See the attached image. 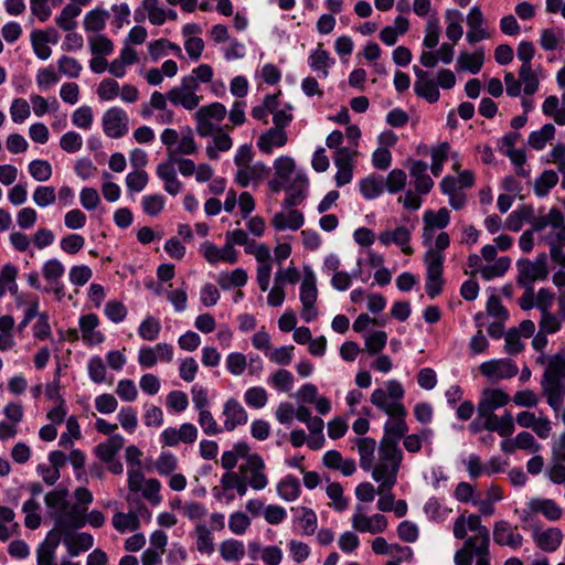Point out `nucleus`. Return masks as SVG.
<instances>
[{
    "label": "nucleus",
    "instance_id": "e433bc0d",
    "mask_svg": "<svg viewBox=\"0 0 565 565\" xmlns=\"http://www.w3.org/2000/svg\"><path fill=\"white\" fill-rule=\"evenodd\" d=\"M354 446L360 456V466L364 471H370L373 467L376 441L371 437H356L353 439Z\"/></svg>",
    "mask_w": 565,
    "mask_h": 565
},
{
    "label": "nucleus",
    "instance_id": "a18cd8bd",
    "mask_svg": "<svg viewBox=\"0 0 565 565\" xmlns=\"http://www.w3.org/2000/svg\"><path fill=\"white\" fill-rule=\"evenodd\" d=\"M218 552L225 562H239L244 558L246 548L242 541L227 539L220 543Z\"/></svg>",
    "mask_w": 565,
    "mask_h": 565
},
{
    "label": "nucleus",
    "instance_id": "338daca9",
    "mask_svg": "<svg viewBox=\"0 0 565 565\" xmlns=\"http://www.w3.org/2000/svg\"><path fill=\"white\" fill-rule=\"evenodd\" d=\"M407 183V174L404 170L395 168L391 170L384 180V190L391 194L403 191Z\"/></svg>",
    "mask_w": 565,
    "mask_h": 565
},
{
    "label": "nucleus",
    "instance_id": "2f4dec72",
    "mask_svg": "<svg viewBox=\"0 0 565 565\" xmlns=\"http://www.w3.org/2000/svg\"><path fill=\"white\" fill-rule=\"evenodd\" d=\"M428 164L423 160H414L409 164V174L413 178L414 189L417 193L427 194L434 186L433 179L427 173Z\"/></svg>",
    "mask_w": 565,
    "mask_h": 565
},
{
    "label": "nucleus",
    "instance_id": "e2e57ef3",
    "mask_svg": "<svg viewBox=\"0 0 565 565\" xmlns=\"http://www.w3.org/2000/svg\"><path fill=\"white\" fill-rule=\"evenodd\" d=\"M554 135L555 127L552 124H545L541 129L530 134L527 143L535 150H542L554 138Z\"/></svg>",
    "mask_w": 565,
    "mask_h": 565
},
{
    "label": "nucleus",
    "instance_id": "39448f33",
    "mask_svg": "<svg viewBox=\"0 0 565 565\" xmlns=\"http://www.w3.org/2000/svg\"><path fill=\"white\" fill-rule=\"evenodd\" d=\"M450 245L448 233L443 232L436 237L434 249L426 250L424 263L426 265V291L430 298L436 297L444 284L443 271L445 263V249Z\"/></svg>",
    "mask_w": 565,
    "mask_h": 565
},
{
    "label": "nucleus",
    "instance_id": "5701e85b",
    "mask_svg": "<svg viewBox=\"0 0 565 565\" xmlns=\"http://www.w3.org/2000/svg\"><path fill=\"white\" fill-rule=\"evenodd\" d=\"M200 253L210 265H216L221 262L232 265L238 262V252L226 243L218 247L214 243L205 241L200 246Z\"/></svg>",
    "mask_w": 565,
    "mask_h": 565
},
{
    "label": "nucleus",
    "instance_id": "393cba45",
    "mask_svg": "<svg viewBox=\"0 0 565 565\" xmlns=\"http://www.w3.org/2000/svg\"><path fill=\"white\" fill-rule=\"evenodd\" d=\"M407 414H391L384 424V436L380 443L395 445L398 447L399 440L407 434L408 426L405 420Z\"/></svg>",
    "mask_w": 565,
    "mask_h": 565
},
{
    "label": "nucleus",
    "instance_id": "c9c22d12",
    "mask_svg": "<svg viewBox=\"0 0 565 565\" xmlns=\"http://www.w3.org/2000/svg\"><path fill=\"white\" fill-rule=\"evenodd\" d=\"M532 511H537V514H541L550 522L558 521L563 515L562 507L548 498H532Z\"/></svg>",
    "mask_w": 565,
    "mask_h": 565
},
{
    "label": "nucleus",
    "instance_id": "473e14b6",
    "mask_svg": "<svg viewBox=\"0 0 565 565\" xmlns=\"http://www.w3.org/2000/svg\"><path fill=\"white\" fill-rule=\"evenodd\" d=\"M483 22L481 10L478 7H472L467 15L469 31L467 32L466 39L470 44L490 38V34L483 28Z\"/></svg>",
    "mask_w": 565,
    "mask_h": 565
},
{
    "label": "nucleus",
    "instance_id": "2eb2a0df",
    "mask_svg": "<svg viewBox=\"0 0 565 565\" xmlns=\"http://www.w3.org/2000/svg\"><path fill=\"white\" fill-rule=\"evenodd\" d=\"M377 320H354L353 330L361 333L365 340L366 351L374 355L381 352L387 342V334L376 329Z\"/></svg>",
    "mask_w": 565,
    "mask_h": 565
},
{
    "label": "nucleus",
    "instance_id": "680f3d73",
    "mask_svg": "<svg viewBox=\"0 0 565 565\" xmlns=\"http://www.w3.org/2000/svg\"><path fill=\"white\" fill-rule=\"evenodd\" d=\"M82 9L76 4H66L60 15L55 18V23L64 31H72L76 28V18L81 14Z\"/></svg>",
    "mask_w": 565,
    "mask_h": 565
},
{
    "label": "nucleus",
    "instance_id": "9b49d317",
    "mask_svg": "<svg viewBox=\"0 0 565 565\" xmlns=\"http://www.w3.org/2000/svg\"><path fill=\"white\" fill-rule=\"evenodd\" d=\"M227 115L226 107L218 102L200 107L194 117L196 120V132L201 137H209L217 129V125L224 120Z\"/></svg>",
    "mask_w": 565,
    "mask_h": 565
},
{
    "label": "nucleus",
    "instance_id": "c03bdc74",
    "mask_svg": "<svg viewBox=\"0 0 565 565\" xmlns=\"http://www.w3.org/2000/svg\"><path fill=\"white\" fill-rule=\"evenodd\" d=\"M124 444L125 438L121 435H113L106 441L96 446L95 454L104 463L111 461L124 447Z\"/></svg>",
    "mask_w": 565,
    "mask_h": 565
},
{
    "label": "nucleus",
    "instance_id": "37998d69",
    "mask_svg": "<svg viewBox=\"0 0 565 565\" xmlns=\"http://www.w3.org/2000/svg\"><path fill=\"white\" fill-rule=\"evenodd\" d=\"M423 511L429 521L444 523L450 516L452 509L439 499L431 497L425 502Z\"/></svg>",
    "mask_w": 565,
    "mask_h": 565
},
{
    "label": "nucleus",
    "instance_id": "c756f323",
    "mask_svg": "<svg viewBox=\"0 0 565 565\" xmlns=\"http://www.w3.org/2000/svg\"><path fill=\"white\" fill-rule=\"evenodd\" d=\"M71 557H75L83 552L90 550L94 545V537L86 532L71 533L66 530L62 531V540Z\"/></svg>",
    "mask_w": 565,
    "mask_h": 565
},
{
    "label": "nucleus",
    "instance_id": "bb28decb",
    "mask_svg": "<svg viewBox=\"0 0 565 565\" xmlns=\"http://www.w3.org/2000/svg\"><path fill=\"white\" fill-rule=\"evenodd\" d=\"M62 533L56 529H52L45 536L44 541L36 548L38 565H57L55 562V553L61 544Z\"/></svg>",
    "mask_w": 565,
    "mask_h": 565
},
{
    "label": "nucleus",
    "instance_id": "69168bd1",
    "mask_svg": "<svg viewBox=\"0 0 565 565\" xmlns=\"http://www.w3.org/2000/svg\"><path fill=\"white\" fill-rule=\"evenodd\" d=\"M98 320H79L82 338L88 345H97L104 341V335L96 330Z\"/></svg>",
    "mask_w": 565,
    "mask_h": 565
},
{
    "label": "nucleus",
    "instance_id": "4c0bfd02",
    "mask_svg": "<svg viewBox=\"0 0 565 565\" xmlns=\"http://www.w3.org/2000/svg\"><path fill=\"white\" fill-rule=\"evenodd\" d=\"M537 217L532 206L522 205L509 214L505 220V226L510 231L518 232L525 223H530L533 226V221Z\"/></svg>",
    "mask_w": 565,
    "mask_h": 565
},
{
    "label": "nucleus",
    "instance_id": "864d4df0",
    "mask_svg": "<svg viewBox=\"0 0 565 565\" xmlns=\"http://www.w3.org/2000/svg\"><path fill=\"white\" fill-rule=\"evenodd\" d=\"M196 151V142L194 140L192 131L189 130L188 134L179 138L174 148L169 149L168 158L170 160H177V158H181V156L193 154Z\"/></svg>",
    "mask_w": 565,
    "mask_h": 565
},
{
    "label": "nucleus",
    "instance_id": "774afa93",
    "mask_svg": "<svg viewBox=\"0 0 565 565\" xmlns=\"http://www.w3.org/2000/svg\"><path fill=\"white\" fill-rule=\"evenodd\" d=\"M542 111L545 116L553 117L557 125H565V108L559 107V99L556 96L545 98Z\"/></svg>",
    "mask_w": 565,
    "mask_h": 565
},
{
    "label": "nucleus",
    "instance_id": "f257e3e1",
    "mask_svg": "<svg viewBox=\"0 0 565 565\" xmlns=\"http://www.w3.org/2000/svg\"><path fill=\"white\" fill-rule=\"evenodd\" d=\"M454 536L463 540L454 555L455 565H471L473 557L490 551V532L477 514H460L452 526Z\"/></svg>",
    "mask_w": 565,
    "mask_h": 565
},
{
    "label": "nucleus",
    "instance_id": "09e8293b",
    "mask_svg": "<svg viewBox=\"0 0 565 565\" xmlns=\"http://www.w3.org/2000/svg\"><path fill=\"white\" fill-rule=\"evenodd\" d=\"M247 280V271L243 268H235L232 271H221L216 278V282L222 289L243 287L246 285Z\"/></svg>",
    "mask_w": 565,
    "mask_h": 565
},
{
    "label": "nucleus",
    "instance_id": "0e129e2a",
    "mask_svg": "<svg viewBox=\"0 0 565 565\" xmlns=\"http://www.w3.org/2000/svg\"><path fill=\"white\" fill-rule=\"evenodd\" d=\"M557 182V173L554 170H545L534 182V193L540 198L546 196Z\"/></svg>",
    "mask_w": 565,
    "mask_h": 565
},
{
    "label": "nucleus",
    "instance_id": "72a5a7b5",
    "mask_svg": "<svg viewBox=\"0 0 565 565\" xmlns=\"http://www.w3.org/2000/svg\"><path fill=\"white\" fill-rule=\"evenodd\" d=\"M287 141L285 130L271 127L259 136L257 147L263 153L270 154L275 148L284 147Z\"/></svg>",
    "mask_w": 565,
    "mask_h": 565
},
{
    "label": "nucleus",
    "instance_id": "f3484780",
    "mask_svg": "<svg viewBox=\"0 0 565 565\" xmlns=\"http://www.w3.org/2000/svg\"><path fill=\"white\" fill-rule=\"evenodd\" d=\"M64 265L56 258L46 260L42 266L43 277L49 284L44 288V291L53 292L58 300L65 296L64 285L61 280L64 276Z\"/></svg>",
    "mask_w": 565,
    "mask_h": 565
},
{
    "label": "nucleus",
    "instance_id": "3c124183",
    "mask_svg": "<svg viewBox=\"0 0 565 565\" xmlns=\"http://www.w3.org/2000/svg\"><path fill=\"white\" fill-rule=\"evenodd\" d=\"M196 550L201 554L211 555L215 551L214 536L211 529L204 523H199L194 530Z\"/></svg>",
    "mask_w": 565,
    "mask_h": 565
},
{
    "label": "nucleus",
    "instance_id": "49530a36",
    "mask_svg": "<svg viewBox=\"0 0 565 565\" xmlns=\"http://www.w3.org/2000/svg\"><path fill=\"white\" fill-rule=\"evenodd\" d=\"M30 41L33 49L34 54L42 61L47 60L52 50L47 45L49 42L55 43V40H51L49 36V31L34 30L30 34Z\"/></svg>",
    "mask_w": 565,
    "mask_h": 565
},
{
    "label": "nucleus",
    "instance_id": "20e7f679",
    "mask_svg": "<svg viewBox=\"0 0 565 565\" xmlns=\"http://www.w3.org/2000/svg\"><path fill=\"white\" fill-rule=\"evenodd\" d=\"M66 489H54L46 493L44 500L50 515L55 521L57 531L82 527V511L78 507H72Z\"/></svg>",
    "mask_w": 565,
    "mask_h": 565
},
{
    "label": "nucleus",
    "instance_id": "58836bf2",
    "mask_svg": "<svg viewBox=\"0 0 565 565\" xmlns=\"http://www.w3.org/2000/svg\"><path fill=\"white\" fill-rule=\"evenodd\" d=\"M483 62L484 52L482 49H477L472 53L461 52L457 57V70L460 72L478 74L482 68Z\"/></svg>",
    "mask_w": 565,
    "mask_h": 565
},
{
    "label": "nucleus",
    "instance_id": "f8f14e48",
    "mask_svg": "<svg viewBox=\"0 0 565 565\" xmlns=\"http://www.w3.org/2000/svg\"><path fill=\"white\" fill-rule=\"evenodd\" d=\"M351 524L356 532L380 534L387 529L388 522L386 516L380 513L367 515L366 507L358 503L351 516Z\"/></svg>",
    "mask_w": 565,
    "mask_h": 565
},
{
    "label": "nucleus",
    "instance_id": "412c9836",
    "mask_svg": "<svg viewBox=\"0 0 565 565\" xmlns=\"http://www.w3.org/2000/svg\"><path fill=\"white\" fill-rule=\"evenodd\" d=\"M565 379V361L561 358H554L550 361L542 382L543 390L550 395L548 403L555 406L553 394L559 391V382Z\"/></svg>",
    "mask_w": 565,
    "mask_h": 565
},
{
    "label": "nucleus",
    "instance_id": "603ef678",
    "mask_svg": "<svg viewBox=\"0 0 565 565\" xmlns=\"http://www.w3.org/2000/svg\"><path fill=\"white\" fill-rule=\"evenodd\" d=\"M220 486L222 490L235 491L241 498L245 497L248 490L239 471H230L222 475Z\"/></svg>",
    "mask_w": 565,
    "mask_h": 565
},
{
    "label": "nucleus",
    "instance_id": "aec40b11",
    "mask_svg": "<svg viewBox=\"0 0 565 565\" xmlns=\"http://www.w3.org/2000/svg\"><path fill=\"white\" fill-rule=\"evenodd\" d=\"M221 417L222 431H233L248 422L246 409L235 398H230L223 404Z\"/></svg>",
    "mask_w": 565,
    "mask_h": 565
},
{
    "label": "nucleus",
    "instance_id": "dca6fc26",
    "mask_svg": "<svg viewBox=\"0 0 565 565\" xmlns=\"http://www.w3.org/2000/svg\"><path fill=\"white\" fill-rule=\"evenodd\" d=\"M102 124L105 135L114 139L121 138L129 130V117L119 107L107 109L103 115Z\"/></svg>",
    "mask_w": 565,
    "mask_h": 565
},
{
    "label": "nucleus",
    "instance_id": "13d9d810",
    "mask_svg": "<svg viewBox=\"0 0 565 565\" xmlns=\"http://www.w3.org/2000/svg\"><path fill=\"white\" fill-rule=\"evenodd\" d=\"M108 19L109 12L107 10L98 8L90 10L84 17V29L88 32H99L104 30Z\"/></svg>",
    "mask_w": 565,
    "mask_h": 565
},
{
    "label": "nucleus",
    "instance_id": "6ab92c4d",
    "mask_svg": "<svg viewBox=\"0 0 565 565\" xmlns=\"http://www.w3.org/2000/svg\"><path fill=\"white\" fill-rule=\"evenodd\" d=\"M479 370L490 381L511 379L518 374V366L510 359H493L482 362Z\"/></svg>",
    "mask_w": 565,
    "mask_h": 565
},
{
    "label": "nucleus",
    "instance_id": "ea45409f",
    "mask_svg": "<svg viewBox=\"0 0 565 565\" xmlns=\"http://www.w3.org/2000/svg\"><path fill=\"white\" fill-rule=\"evenodd\" d=\"M268 172V168L263 162L247 164L237 170L235 181L243 188L248 186L252 182L264 178Z\"/></svg>",
    "mask_w": 565,
    "mask_h": 565
},
{
    "label": "nucleus",
    "instance_id": "6e6552de",
    "mask_svg": "<svg viewBox=\"0 0 565 565\" xmlns=\"http://www.w3.org/2000/svg\"><path fill=\"white\" fill-rule=\"evenodd\" d=\"M450 223V212L446 207L438 211L427 210L423 214V245L430 250L436 246V237Z\"/></svg>",
    "mask_w": 565,
    "mask_h": 565
},
{
    "label": "nucleus",
    "instance_id": "0eeeda50",
    "mask_svg": "<svg viewBox=\"0 0 565 565\" xmlns=\"http://www.w3.org/2000/svg\"><path fill=\"white\" fill-rule=\"evenodd\" d=\"M405 390L397 380H388L384 387L375 388L370 397V402L379 411L391 414H407V409L403 404Z\"/></svg>",
    "mask_w": 565,
    "mask_h": 565
},
{
    "label": "nucleus",
    "instance_id": "1a4fd4ad",
    "mask_svg": "<svg viewBox=\"0 0 565 565\" xmlns=\"http://www.w3.org/2000/svg\"><path fill=\"white\" fill-rule=\"evenodd\" d=\"M299 299L302 305V311L306 318H315L319 315V309L317 306V276L313 268L309 265H305L302 267V278L299 287Z\"/></svg>",
    "mask_w": 565,
    "mask_h": 565
},
{
    "label": "nucleus",
    "instance_id": "4d7b16f0",
    "mask_svg": "<svg viewBox=\"0 0 565 565\" xmlns=\"http://www.w3.org/2000/svg\"><path fill=\"white\" fill-rule=\"evenodd\" d=\"M511 266V259L508 256L499 257L493 264H489L479 268V274L484 280H491L502 277Z\"/></svg>",
    "mask_w": 565,
    "mask_h": 565
},
{
    "label": "nucleus",
    "instance_id": "052dcab7",
    "mask_svg": "<svg viewBox=\"0 0 565 565\" xmlns=\"http://www.w3.org/2000/svg\"><path fill=\"white\" fill-rule=\"evenodd\" d=\"M445 18L447 22L446 35L449 40L456 43L463 34L461 26L462 13L458 10L451 9L447 10Z\"/></svg>",
    "mask_w": 565,
    "mask_h": 565
},
{
    "label": "nucleus",
    "instance_id": "9d476101",
    "mask_svg": "<svg viewBox=\"0 0 565 565\" xmlns=\"http://www.w3.org/2000/svg\"><path fill=\"white\" fill-rule=\"evenodd\" d=\"M238 471L245 480L247 488L255 491L264 490L269 483L265 461L256 452L248 455L246 460L239 465Z\"/></svg>",
    "mask_w": 565,
    "mask_h": 565
},
{
    "label": "nucleus",
    "instance_id": "7c9ffc66",
    "mask_svg": "<svg viewBox=\"0 0 565 565\" xmlns=\"http://www.w3.org/2000/svg\"><path fill=\"white\" fill-rule=\"evenodd\" d=\"M282 207L284 209L276 213L271 218V225L277 231L299 230L305 223L303 214L291 207H286L285 203L282 204Z\"/></svg>",
    "mask_w": 565,
    "mask_h": 565
},
{
    "label": "nucleus",
    "instance_id": "de8ad7c7",
    "mask_svg": "<svg viewBox=\"0 0 565 565\" xmlns=\"http://www.w3.org/2000/svg\"><path fill=\"white\" fill-rule=\"evenodd\" d=\"M359 189L364 199L374 200L384 192V178L375 174L363 178L359 182Z\"/></svg>",
    "mask_w": 565,
    "mask_h": 565
},
{
    "label": "nucleus",
    "instance_id": "8fccbe9b",
    "mask_svg": "<svg viewBox=\"0 0 565 565\" xmlns=\"http://www.w3.org/2000/svg\"><path fill=\"white\" fill-rule=\"evenodd\" d=\"M114 529L119 533L135 532L140 527V520L136 512H116L111 518Z\"/></svg>",
    "mask_w": 565,
    "mask_h": 565
},
{
    "label": "nucleus",
    "instance_id": "b1692460",
    "mask_svg": "<svg viewBox=\"0 0 565 565\" xmlns=\"http://www.w3.org/2000/svg\"><path fill=\"white\" fill-rule=\"evenodd\" d=\"M412 231L406 226H397L394 230H385L380 233L379 242L383 246L392 244L401 248L405 255H412L414 249L411 246Z\"/></svg>",
    "mask_w": 565,
    "mask_h": 565
},
{
    "label": "nucleus",
    "instance_id": "5fc2aeb1",
    "mask_svg": "<svg viewBox=\"0 0 565 565\" xmlns=\"http://www.w3.org/2000/svg\"><path fill=\"white\" fill-rule=\"evenodd\" d=\"M300 490V482L294 476H286L277 484L278 495L287 502L295 501L299 497Z\"/></svg>",
    "mask_w": 565,
    "mask_h": 565
},
{
    "label": "nucleus",
    "instance_id": "a878e982",
    "mask_svg": "<svg viewBox=\"0 0 565 565\" xmlns=\"http://www.w3.org/2000/svg\"><path fill=\"white\" fill-rule=\"evenodd\" d=\"M532 539L540 550L552 553L561 546L564 534L558 527L541 529L535 526L532 531Z\"/></svg>",
    "mask_w": 565,
    "mask_h": 565
},
{
    "label": "nucleus",
    "instance_id": "c85d7f7f",
    "mask_svg": "<svg viewBox=\"0 0 565 565\" xmlns=\"http://www.w3.org/2000/svg\"><path fill=\"white\" fill-rule=\"evenodd\" d=\"M493 540L498 545L519 548L523 543V536L515 526L508 521L501 520L494 523Z\"/></svg>",
    "mask_w": 565,
    "mask_h": 565
},
{
    "label": "nucleus",
    "instance_id": "f03ea898",
    "mask_svg": "<svg viewBox=\"0 0 565 565\" xmlns=\"http://www.w3.org/2000/svg\"><path fill=\"white\" fill-rule=\"evenodd\" d=\"M275 174L268 182L274 193L286 191L285 206L299 205L306 198L308 178L302 170L296 169L295 160L289 156H280L274 161Z\"/></svg>",
    "mask_w": 565,
    "mask_h": 565
},
{
    "label": "nucleus",
    "instance_id": "cd10ccee",
    "mask_svg": "<svg viewBox=\"0 0 565 565\" xmlns=\"http://www.w3.org/2000/svg\"><path fill=\"white\" fill-rule=\"evenodd\" d=\"M482 419L483 427L499 436L508 438L515 429L514 418L512 414L505 411L501 416L495 413L479 417Z\"/></svg>",
    "mask_w": 565,
    "mask_h": 565
},
{
    "label": "nucleus",
    "instance_id": "6e6d98bb",
    "mask_svg": "<svg viewBox=\"0 0 565 565\" xmlns=\"http://www.w3.org/2000/svg\"><path fill=\"white\" fill-rule=\"evenodd\" d=\"M559 328V320H541L540 330L532 340L534 350L537 352L543 351L547 344V334L556 332Z\"/></svg>",
    "mask_w": 565,
    "mask_h": 565
},
{
    "label": "nucleus",
    "instance_id": "bf43d9fd",
    "mask_svg": "<svg viewBox=\"0 0 565 565\" xmlns=\"http://www.w3.org/2000/svg\"><path fill=\"white\" fill-rule=\"evenodd\" d=\"M267 384L277 392L288 393L294 387L295 377L290 371L280 369L267 379Z\"/></svg>",
    "mask_w": 565,
    "mask_h": 565
},
{
    "label": "nucleus",
    "instance_id": "7ed1b4c3",
    "mask_svg": "<svg viewBox=\"0 0 565 565\" xmlns=\"http://www.w3.org/2000/svg\"><path fill=\"white\" fill-rule=\"evenodd\" d=\"M403 460V451L395 445L380 443L377 461L370 470L372 479L379 482L377 492L384 493L397 482V475Z\"/></svg>",
    "mask_w": 565,
    "mask_h": 565
},
{
    "label": "nucleus",
    "instance_id": "a19ab883",
    "mask_svg": "<svg viewBox=\"0 0 565 565\" xmlns=\"http://www.w3.org/2000/svg\"><path fill=\"white\" fill-rule=\"evenodd\" d=\"M295 522L303 535H312L318 527V519L312 509L306 507L292 508Z\"/></svg>",
    "mask_w": 565,
    "mask_h": 565
},
{
    "label": "nucleus",
    "instance_id": "a211bd4d",
    "mask_svg": "<svg viewBox=\"0 0 565 565\" xmlns=\"http://www.w3.org/2000/svg\"><path fill=\"white\" fill-rule=\"evenodd\" d=\"M199 436L196 426L192 423H183L180 427H167L160 434V440L164 446L175 447L179 444H193Z\"/></svg>",
    "mask_w": 565,
    "mask_h": 565
},
{
    "label": "nucleus",
    "instance_id": "79ce46f5",
    "mask_svg": "<svg viewBox=\"0 0 565 565\" xmlns=\"http://www.w3.org/2000/svg\"><path fill=\"white\" fill-rule=\"evenodd\" d=\"M250 454V448L245 441L236 443L231 450H226L221 456V466L226 472L233 471L239 459L246 460Z\"/></svg>",
    "mask_w": 565,
    "mask_h": 565
},
{
    "label": "nucleus",
    "instance_id": "ddd939ff",
    "mask_svg": "<svg viewBox=\"0 0 565 565\" xmlns=\"http://www.w3.org/2000/svg\"><path fill=\"white\" fill-rule=\"evenodd\" d=\"M516 268L518 284L522 287H533L534 281L544 280L548 275L545 254L539 255L535 260L519 259Z\"/></svg>",
    "mask_w": 565,
    "mask_h": 565
},
{
    "label": "nucleus",
    "instance_id": "f704fd0d",
    "mask_svg": "<svg viewBox=\"0 0 565 565\" xmlns=\"http://www.w3.org/2000/svg\"><path fill=\"white\" fill-rule=\"evenodd\" d=\"M335 61L330 54L320 47L312 51L308 56V65L312 72L317 73L320 78L329 76V70L334 65Z\"/></svg>",
    "mask_w": 565,
    "mask_h": 565
},
{
    "label": "nucleus",
    "instance_id": "4468645a",
    "mask_svg": "<svg viewBox=\"0 0 565 565\" xmlns=\"http://www.w3.org/2000/svg\"><path fill=\"white\" fill-rule=\"evenodd\" d=\"M198 90L199 88L194 86L192 78L182 77L180 84L168 92V98L174 106H181L186 110H194L202 100V97L198 95Z\"/></svg>",
    "mask_w": 565,
    "mask_h": 565
},
{
    "label": "nucleus",
    "instance_id": "423d86ee",
    "mask_svg": "<svg viewBox=\"0 0 565 565\" xmlns=\"http://www.w3.org/2000/svg\"><path fill=\"white\" fill-rule=\"evenodd\" d=\"M533 231L550 249L555 246H565V222L563 213L557 207H552L547 214L533 221Z\"/></svg>",
    "mask_w": 565,
    "mask_h": 565
},
{
    "label": "nucleus",
    "instance_id": "4be33fe9",
    "mask_svg": "<svg viewBox=\"0 0 565 565\" xmlns=\"http://www.w3.org/2000/svg\"><path fill=\"white\" fill-rule=\"evenodd\" d=\"M510 401L509 394L501 388H484L481 392L477 405L478 416L481 417L493 414L497 409L505 406Z\"/></svg>",
    "mask_w": 565,
    "mask_h": 565
}]
</instances>
